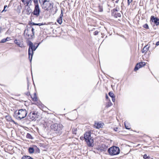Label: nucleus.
<instances>
[{
	"label": "nucleus",
	"instance_id": "22",
	"mask_svg": "<svg viewBox=\"0 0 159 159\" xmlns=\"http://www.w3.org/2000/svg\"><path fill=\"white\" fill-rule=\"evenodd\" d=\"M26 137L27 138L29 139H33V138L32 137L31 135L29 133H27L26 135Z\"/></svg>",
	"mask_w": 159,
	"mask_h": 159
},
{
	"label": "nucleus",
	"instance_id": "19",
	"mask_svg": "<svg viewBox=\"0 0 159 159\" xmlns=\"http://www.w3.org/2000/svg\"><path fill=\"white\" fill-rule=\"evenodd\" d=\"M57 22L60 24H61L62 22V19L61 17H59L57 20Z\"/></svg>",
	"mask_w": 159,
	"mask_h": 159
},
{
	"label": "nucleus",
	"instance_id": "44",
	"mask_svg": "<svg viewBox=\"0 0 159 159\" xmlns=\"http://www.w3.org/2000/svg\"><path fill=\"white\" fill-rule=\"evenodd\" d=\"M80 139H82V138H81V137H80Z\"/></svg>",
	"mask_w": 159,
	"mask_h": 159
},
{
	"label": "nucleus",
	"instance_id": "37",
	"mask_svg": "<svg viewBox=\"0 0 159 159\" xmlns=\"http://www.w3.org/2000/svg\"><path fill=\"white\" fill-rule=\"evenodd\" d=\"M118 128L117 127L115 128L114 129V131H116V132L118 131Z\"/></svg>",
	"mask_w": 159,
	"mask_h": 159
},
{
	"label": "nucleus",
	"instance_id": "3",
	"mask_svg": "<svg viewBox=\"0 0 159 159\" xmlns=\"http://www.w3.org/2000/svg\"><path fill=\"white\" fill-rule=\"evenodd\" d=\"M84 139L87 142L89 147L93 146L92 144L93 141L91 137V133L90 131L86 132L84 134Z\"/></svg>",
	"mask_w": 159,
	"mask_h": 159
},
{
	"label": "nucleus",
	"instance_id": "43",
	"mask_svg": "<svg viewBox=\"0 0 159 159\" xmlns=\"http://www.w3.org/2000/svg\"><path fill=\"white\" fill-rule=\"evenodd\" d=\"M6 39H7V41H8L9 40V39H10V38L7 37Z\"/></svg>",
	"mask_w": 159,
	"mask_h": 159
},
{
	"label": "nucleus",
	"instance_id": "10",
	"mask_svg": "<svg viewBox=\"0 0 159 159\" xmlns=\"http://www.w3.org/2000/svg\"><path fill=\"white\" fill-rule=\"evenodd\" d=\"M146 65L145 63L144 62H141L139 63H138L136 65L134 69V70L136 71L138 70L139 68L143 66Z\"/></svg>",
	"mask_w": 159,
	"mask_h": 159
},
{
	"label": "nucleus",
	"instance_id": "8",
	"mask_svg": "<svg viewBox=\"0 0 159 159\" xmlns=\"http://www.w3.org/2000/svg\"><path fill=\"white\" fill-rule=\"evenodd\" d=\"M42 5L43 8L47 11H50L52 7V5H51L50 2L49 1H46Z\"/></svg>",
	"mask_w": 159,
	"mask_h": 159
},
{
	"label": "nucleus",
	"instance_id": "6",
	"mask_svg": "<svg viewBox=\"0 0 159 159\" xmlns=\"http://www.w3.org/2000/svg\"><path fill=\"white\" fill-rule=\"evenodd\" d=\"M38 112L36 111L30 112L27 116L28 120H35L38 118Z\"/></svg>",
	"mask_w": 159,
	"mask_h": 159
},
{
	"label": "nucleus",
	"instance_id": "41",
	"mask_svg": "<svg viewBox=\"0 0 159 159\" xmlns=\"http://www.w3.org/2000/svg\"><path fill=\"white\" fill-rule=\"evenodd\" d=\"M11 121H12V122H13L14 123H15V124H16V125H17V124H16V123L14 120H11Z\"/></svg>",
	"mask_w": 159,
	"mask_h": 159
},
{
	"label": "nucleus",
	"instance_id": "26",
	"mask_svg": "<svg viewBox=\"0 0 159 159\" xmlns=\"http://www.w3.org/2000/svg\"><path fill=\"white\" fill-rule=\"evenodd\" d=\"M99 11L100 12H102L103 11V8L102 6L100 5H99L98 6Z\"/></svg>",
	"mask_w": 159,
	"mask_h": 159
},
{
	"label": "nucleus",
	"instance_id": "30",
	"mask_svg": "<svg viewBox=\"0 0 159 159\" xmlns=\"http://www.w3.org/2000/svg\"><path fill=\"white\" fill-rule=\"evenodd\" d=\"M7 39H3L1 41V43H4L7 41Z\"/></svg>",
	"mask_w": 159,
	"mask_h": 159
},
{
	"label": "nucleus",
	"instance_id": "18",
	"mask_svg": "<svg viewBox=\"0 0 159 159\" xmlns=\"http://www.w3.org/2000/svg\"><path fill=\"white\" fill-rule=\"evenodd\" d=\"M95 124H97L96 128L98 129H99L100 128L102 127L103 124L98 123H95Z\"/></svg>",
	"mask_w": 159,
	"mask_h": 159
},
{
	"label": "nucleus",
	"instance_id": "16",
	"mask_svg": "<svg viewBox=\"0 0 159 159\" xmlns=\"http://www.w3.org/2000/svg\"><path fill=\"white\" fill-rule=\"evenodd\" d=\"M31 98L33 101L36 102L37 101L38 99L36 95V93H34V94L31 96Z\"/></svg>",
	"mask_w": 159,
	"mask_h": 159
},
{
	"label": "nucleus",
	"instance_id": "32",
	"mask_svg": "<svg viewBox=\"0 0 159 159\" xmlns=\"http://www.w3.org/2000/svg\"><path fill=\"white\" fill-rule=\"evenodd\" d=\"M128 4V5H129L130 3L132 2L133 0H127Z\"/></svg>",
	"mask_w": 159,
	"mask_h": 159
},
{
	"label": "nucleus",
	"instance_id": "12",
	"mask_svg": "<svg viewBox=\"0 0 159 159\" xmlns=\"http://www.w3.org/2000/svg\"><path fill=\"white\" fill-rule=\"evenodd\" d=\"M14 42L16 44L20 47L23 48L24 47V45L23 43H21L20 41H18L16 39L14 40Z\"/></svg>",
	"mask_w": 159,
	"mask_h": 159
},
{
	"label": "nucleus",
	"instance_id": "17",
	"mask_svg": "<svg viewBox=\"0 0 159 159\" xmlns=\"http://www.w3.org/2000/svg\"><path fill=\"white\" fill-rule=\"evenodd\" d=\"M124 124L126 129H130L131 128L130 126L129 125V123L128 122L126 121L124 122Z\"/></svg>",
	"mask_w": 159,
	"mask_h": 159
},
{
	"label": "nucleus",
	"instance_id": "5",
	"mask_svg": "<svg viewBox=\"0 0 159 159\" xmlns=\"http://www.w3.org/2000/svg\"><path fill=\"white\" fill-rule=\"evenodd\" d=\"M51 127L52 129L56 131L57 133H58L60 134L61 133L63 125L61 124L56 123L52 125Z\"/></svg>",
	"mask_w": 159,
	"mask_h": 159
},
{
	"label": "nucleus",
	"instance_id": "25",
	"mask_svg": "<svg viewBox=\"0 0 159 159\" xmlns=\"http://www.w3.org/2000/svg\"><path fill=\"white\" fill-rule=\"evenodd\" d=\"M47 1V0H39V3L41 5L43 4L44 2H45Z\"/></svg>",
	"mask_w": 159,
	"mask_h": 159
},
{
	"label": "nucleus",
	"instance_id": "11",
	"mask_svg": "<svg viewBox=\"0 0 159 159\" xmlns=\"http://www.w3.org/2000/svg\"><path fill=\"white\" fill-rule=\"evenodd\" d=\"M151 20L152 21L154 22L155 24L157 25H159V19L157 17H155L153 16H152Z\"/></svg>",
	"mask_w": 159,
	"mask_h": 159
},
{
	"label": "nucleus",
	"instance_id": "14",
	"mask_svg": "<svg viewBox=\"0 0 159 159\" xmlns=\"http://www.w3.org/2000/svg\"><path fill=\"white\" fill-rule=\"evenodd\" d=\"M22 2L24 3V4L26 5V6H28L29 4H30L31 2V0H21Z\"/></svg>",
	"mask_w": 159,
	"mask_h": 159
},
{
	"label": "nucleus",
	"instance_id": "39",
	"mask_svg": "<svg viewBox=\"0 0 159 159\" xmlns=\"http://www.w3.org/2000/svg\"><path fill=\"white\" fill-rule=\"evenodd\" d=\"M63 14L62 13V12L61 11V13L60 15V17H61L62 18V17L63 16Z\"/></svg>",
	"mask_w": 159,
	"mask_h": 159
},
{
	"label": "nucleus",
	"instance_id": "34",
	"mask_svg": "<svg viewBox=\"0 0 159 159\" xmlns=\"http://www.w3.org/2000/svg\"><path fill=\"white\" fill-rule=\"evenodd\" d=\"M118 12V10H117V8L114 9L112 11V12Z\"/></svg>",
	"mask_w": 159,
	"mask_h": 159
},
{
	"label": "nucleus",
	"instance_id": "45",
	"mask_svg": "<svg viewBox=\"0 0 159 159\" xmlns=\"http://www.w3.org/2000/svg\"><path fill=\"white\" fill-rule=\"evenodd\" d=\"M80 139H82V138H81V137H80Z\"/></svg>",
	"mask_w": 159,
	"mask_h": 159
},
{
	"label": "nucleus",
	"instance_id": "42",
	"mask_svg": "<svg viewBox=\"0 0 159 159\" xmlns=\"http://www.w3.org/2000/svg\"><path fill=\"white\" fill-rule=\"evenodd\" d=\"M106 99H108V96H107V94H106Z\"/></svg>",
	"mask_w": 159,
	"mask_h": 159
},
{
	"label": "nucleus",
	"instance_id": "7",
	"mask_svg": "<svg viewBox=\"0 0 159 159\" xmlns=\"http://www.w3.org/2000/svg\"><path fill=\"white\" fill-rule=\"evenodd\" d=\"M34 31L33 28H29L25 30L24 33L26 34L28 38H30L34 35Z\"/></svg>",
	"mask_w": 159,
	"mask_h": 159
},
{
	"label": "nucleus",
	"instance_id": "9",
	"mask_svg": "<svg viewBox=\"0 0 159 159\" xmlns=\"http://www.w3.org/2000/svg\"><path fill=\"white\" fill-rule=\"evenodd\" d=\"M35 8L33 12L34 15L38 16L39 15L40 12V9L38 3H34Z\"/></svg>",
	"mask_w": 159,
	"mask_h": 159
},
{
	"label": "nucleus",
	"instance_id": "33",
	"mask_svg": "<svg viewBox=\"0 0 159 159\" xmlns=\"http://www.w3.org/2000/svg\"><path fill=\"white\" fill-rule=\"evenodd\" d=\"M33 25H39V26H41V25H43V24L41 23L35 24L34 23H33Z\"/></svg>",
	"mask_w": 159,
	"mask_h": 159
},
{
	"label": "nucleus",
	"instance_id": "28",
	"mask_svg": "<svg viewBox=\"0 0 159 159\" xmlns=\"http://www.w3.org/2000/svg\"><path fill=\"white\" fill-rule=\"evenodd\" d=\"M108 94L109 96L111 98L113 97L114 96V94L112 92H109Z\"/></svg>",
	"mask_w": 159,
	"mask_h": 159
},
{
	"label": "nucleus",
	"instance_id": "1",
	"mask_svg": "<svg viewBox=\"0 0 159 159\" xmlns=\"http://www.w3.org/2000/svg\"><path fill=\"white\" fill-rule=\"evenodd\" d=\"M27 113L28 111L26 109H21L15 111L14 116L16 119L21 120L26 116Z\"/></svg>",
	"mask_w": 159,
	"mask_h": 159
},
{
	"label": "nucleus",
	"instance_id": "38",
	"mask_svg": "<svg viewBox=\"0 0 159 159\" xmlns=\"http://www.w3.org/2000/svg\"><path fill=\"white\" fill-rule=\"evenodd\" d=\"M119 1V0H113V1L115 2L116 3H118Z\"/></svg>",
	"mask_w": 159,
	"mask_h": 159
},
{
	"label": "nucleus",
	"instance_id": "20",
	"mask_svg": "<svg viewBox=\"0 0 159 159\" xmlns=\"http://www.w3.org/2000/svg\"><path fill=\"white\" fill-rule=\"evenodd\" d=\"M29 152L30 153H33L34 152V149L33 148L30 147L29 148Z\"/></svg>",
	"mask_w": 159,
	"mask_h": 159
},
{
	"label": "nucleus",
	"instance_id": "40",
	"mask_svg": "<svg viewBox=\"0 0 159 159\" xmlns=\"http://www.w3.org/2000/svg\"><path fill=\"white\" fill-rule=\"evenodd\" d=\"M156 45L157 46H158L159 45V41L157 42L156 43Z\"/></svg>",
	"mask_w": 159,
	"mask_h": 159
},
{
	"label": "nucleus",
	"instance_id": "2",
	"mask_svg": "<svg viewBox=\"0 0 159 159\" xmlns=\"http://www.w3.org/2000/svg\"><path fill=\"white\" fill-rule=\"evenodd\" d=\"M39 43L36 47L34 45L33 43L31 41H29L28 45L29 47L28 50V54L29 56V58H30V56H31V59H30V61L31 62L33 56V51H35L36 48H37Z\"/></svg>",
	"mask_w": 159,
	"mask_h": 159
},
{
	"label": "nucleus",
	"instance_id": "35",
	"mask_svg": "<svg viewBox=\"0 0 159 159\" xmlns=\"http://www.w3.org/2000/svg\"><path fill=\"white\" fill-rule=\"evenodd\" d=\"M112 101L113 102H114L115 100V96H114L113 97H111Z\"/></svg>",
	"mask_w": 159,
	"mask_h": 159
},
{
	"label": "nucleus",
	"instance_id": "24",
	"mask_svg": "<svg viewBox=\"0 0 159 159\" xmlns=\"http://www.w3.org/2000/svg\"><path fill=\"white\" fill-rule=\"evenodd\" d=\"M77 129L76 128H73L72 129V133L74 134H76V131H77Z\"/></svg>",
	"mask_w": 159,
	"mask_h": 159
},
{
	"label": "nucleus",
	"instance_id": "23",
	"mask_svg": "<svg viewBox=\"0 0 159 159\" xmlns=\"http://www.w3.org/2000/svg\"><path fill=\"white\" fill-rule=\"evenodd\" d=\"M143 158L144 159H149L150 157L148 156L146 154H145L143 156Z\"/></svg>",
	"mask_w": 159,
	"mask_h": 159
},
{
	"label": "nucleus",
	"instance_id": "27",
	"mask_svg": "<svg viewBox=\"0 0 159 159\" xmlns=\"http://www.w3.org/2000/svg\"><path fill=\"white\" fill-rule=\"evenodd\" d=\"M112 105V103L110 102H109L107 103V105H106V107H108L111 106Z\"/></svg>",
	"mask_w": 159,
	"mask_h": 159
},
{
	"label": "nucleus",
	"instance_id": "31",
	"mask_svg": "<svg viewBox=\"0 0 159 159\" xmlns=\"http://www.w3.org/2000/svg\"><path fill=\"white\" fill-rule=\"evenodd\" d=\"M7 7V5H5L4 6V9L2 11V12H3L4 11H7V10H6V8Z\"/></svg>",
	"mask_w": 159,
	"mask_h": 159
},
{
	"label": "nucleus",
	"instance_id": "36",
	"mask_svg": "<svg viewBox=\"0 0 159 159\" xmlns=\"http://www.w3.org/2000/svg\"><path fill=\"white\" fill-rule=\"evenodd\" d=\"M98 32L97 31H96L94 32V35H97L98 34Z\"/></svg>",
	"mask_w": 159,
	"mask_h": 159
},
{
	"label": "nucleus",
	"instance_id": "15",
	"mask_svg": "<svg viewBox=\"0 0 159 159\" xmlns=\"http://www.w3.org/2000/svg\"><path fill=\"white\" fill-rule=\"evenodd\" d=\"M149 47H148V45H146L144 47L142 50V53H146L148 50Z\"/></svg>",
	"mask_w": 159,
	"mask_h": 159
},
{
	"label": "nucleus",
	"instance_id": "4",
	"mask_svg": "<svg viewBox=\"0 0 159 159\" xmlns=\"http://www.w3.org/2000/svg\"><path fill=\"white\" fill-rule=\"evenodd\" d=\"M107 151L110 155L114 156L120 153V149L118 147L114 146L109 148Z\"/></svg>",
	"mask_w": 159,
	"mask_h": 159
},
{
	"label": "nucleus",
	"instance_id": "21",
	"mask_svg": "<svg viewBox=\"0 0 159 159\" xmlns=\"http://www.w3.org/2000/svg\"><path fill=\"white\" fill-rule=\"evenodd\" d=\"M21 159H34L29 156H23Z\"/></svg>",
	"mask_w": 159,
	"mask_h": 159
},
{
	"label": "nucleus",
	"instance_id": "13",
	"mask_svg": "<svg viewBox=\"0 0 159 159\" xmlns=\"http://www.w3.org/2000/svg\"><path fill=\"white\" fill-rule=\"evenodd\" d=\"M112 15L116 18H117L118 17H120L121 16V14L118 12H112Z\"/></svg>",
	"mask_w": 159,
	"mask_h": 159
},
{
	"label": "nucleus",
	"instance_id": "29",
	"mask_svg": "<svg viewBox=\"0 0 159 159\" xmlns=\"http://www.w3.org/2000/svg\"><path fill=\"white\" fill-rule=\"evenodd\" d=\"M143 27L146 29H148L149 27L148 25L147 24H145L143 25Z\"/></svg>",
	"mask_w": 159,
	"mask_h": 159
}]
</instances>
